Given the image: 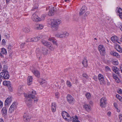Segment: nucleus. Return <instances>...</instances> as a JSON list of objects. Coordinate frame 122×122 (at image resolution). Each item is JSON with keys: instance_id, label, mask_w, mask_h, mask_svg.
<instances>
[{"instance_id": "obj_12", "label": "nucleus", "mask_w": 122, "mask_h": 122, "mask_svg": "<svg viewBox=\"0 0 122 122\" xmlns=\"http://www.w3.org/2000/svg\"><path fill=\"white\" fill-rule=\"evenodd\" d=\"M45 46H46L51 51H53L54 50L52 44L49 42H47Z\"/></svg>"}, {"instance_id": "obj_19", "label": "nucleus", "mask_w": 122, "mask_h": 122, "mask_svg": "<svg viewBox=\"0 0 122 122\" xmlns=\"http://www.w3.org/2000/svg\"><path fill=\"white\" fill-rule=\"evenodd\" d=\"M54 7H51L48 13V15L50 16L53 15H54V13L55 12Z\"/></svg>"}, {"instance_id": "obj_59", "label": "nucleus", "mask_w": 122, "mask_h": 122, "mask_svg": "<svg viewBox=\"0 0 122 122\" xmlns=\"http://www.w3.org/2000/svg\"><path fill=\"white\" fill-rule=\"evenodd\" d=\"M120 26H119V28L122 31V23H120Z\"/></svg>"}, {"instance_id": "obj_16", "label": "nucleus", "mask_w": 122, "mask_h": 122, "mask_svg": "<svg viewBox=\"0 0 122 122\" xmlns=\"http://www.w3.org/2000/svg\"><path fill=\"white\" fill-rule=\"evenodd\" d=\"M43 26L41 24H36L34 26V28L36 30H41L43 28Z\"/></svg>"}, {"instance_id": "obj_27", "label": "nucleus", "mask_w": 122, "mask_h": 122, "mask_svg": "<svg viewBox=\"0 0 122 122\" xmlns=\"http://www.w3.org/2000/svg\"><path fill=\"white\" fill-rule=\"evenodd\" d=\"M87 62V60L86 58H84L82 62V64L85 67H86L88 66Z\"/></svg>"}, {"instance_id": "obj_41", "label": "nucleus", "mask_w": 122, "mask_h": 122, "mask_svg": "<svg viewBox=\"0 0 122 122\" xmlns=\"http://www.w3.org/2000/svg\"><path fill=\"white\" fill-rule=\"evenodd\" d=\"M31 42H36L37 41V39L36 38V37H35L34 38H31Z\"/></svg>"}, {"instance_id": "obj_34", "label": "nucleus", "mask_w": 122, "mask_h": 122, "mask_svg": "<svg viewBox=\"0 0 122 122\" xmlns=\"http://www.w3.org/2000/svg\"><path fill=\"white\" fill-rule=\"evenodd\" d=\"M23 30L24 32L27 33H28L30 31L29 28L26 27L24 28Z\"/></svg>"}, {"instance_id": "obj_13", "label": "nucleus", "mask_w": 122, "mask_h": 122, "mask_svg": "<svg viewBox=\"0 0 122 122\" xmlns=\"http://www.w3.org/2000/svg\"><path fill=\"white\" fill-rule=\"evenodd\" d=\"M48 50L47 48L43 47L41 49V52L43 55H46L48 54Z\"/></svg>"}, {"instance_id": "obj_5", "label": "nucleus", "mask_w": 122, "mask_h": 122, "mask_svg": "<svg viewBox=\"0 0 122 122\" xmlns=\"http://www.w3.org/2000/svg\"><path fill=\"white\" fill-rule=\"evenodd\" d=\"M17 105V103L13 102L10 107L9 110V112L11 113L14 110L16 109Z\"/></svg>"}, {"instance_id": "obj_39", "label": "nucleus", "mask_w": 122, "mask_h": 122, "mask_svg": "<svg viewBox=\"0 0 122 122\" xmlns=\"http://www.w3.org/2000/svg\"><path fill=\"white\" fill-rule=\"evenodd\" d=\"M47 41L44 39L41 40V42L42 44L44 46H45Z\"/></svg>"}, {"instance_id": "obj_24", "label": "nucleus", "mask_w": 122, "mask_h": 122, "mask_svg": "<svg viewBox=\"0 0 122 122\" xmlns=\"http://www.w3.org/2000/svg\"><path fill=\"white\" fill-rule=\"evenodd\" d=\"M113 77L115 79V81L117 83H119L120 82V80L116 74L113 75Z\"/></svg>"}, {"instance_id": "obj_25", "label": "nucleus", "mask_w": 122, "mask_h": 122, "mask_svg": "<svg viewBox=\"0 0 122 122\" xmlns=\"http://www.w3.org/2000/svg\"><path fill=\"white\" fill-rule=\"evenodd\" d=\"M84 108L86 111H89L90 110L91 107L86 104H85L83 106Z\"/></svg>"}, {"instance_id": "obj_58", "label": "nucleus", "mask_w": 122, "mask_h": 122, "mask_svg": "<svg viewBox=\"0 0 122 122\" xmlns=\"http://www.w3.org/2000/svg\"><path fill=\"white\" fill-rule=\"evenodd\" d=\"M119 69L121 71V72L122 73V65H121L119 66Z\"/></svg>"}, {"instance_id": "obj_1", "label": "nucleus", "mask_w": 122, "mask_h": 122, "mask_svg": "<svg viewBox=\"0 0 122 122\" xmlns=\"http://www.w3.org/2000/svg\"><path fill=\"white\" fill-rule=\"evenodd\" d=\"M36 92L34 90H32L29 95H27L26 93H24L25 97H26L25 99V102L27 106L29 107H31L32 105L31 101L35 97Z\"/></svg>"}, {"instance_id": "obj_28", "label": "nucleus", "mask_w": 122, "mask_h": 122, "mask_svg": "<svg viewBox=\"0 0 122 122\" xmlns=\"http://www.w3.org/2000/svg\"><path fill=\"white\" fill-rule=\"evenodd\" d=\"M7 66L5 65H4L2 69V71L6 73H8V72L7 71Z\"/></svg>"}, {"instance_id": "obj_63", "label": "nucleus", "mask_w": 122, "mask_h": 122, "mask_svg": "<svg viewBox=\"0 0 122 122\" xmlns=\"http://www.w3.org/2000/svg\"><path fill=\"white\" fill-rule=\"evenodd\" d=\"M118 15L120 18L122 19V13L119 14Z\"/></svg>"}, {"instance_id": "obj_15", "label": "nucleus", "mask_w": 122, "mask_h": 122, "mask_svg": "<svg viewBox=\"0 0 122 122\" xmlns=\"http://www.w3.org/2000/svg\"><path fill=\"white\" fill-rule=\"evenodd\" d=\"M100 82L102 84H105L103 75L100 74Z\"/></svg>"}, {"instance_id": "obj_36", "label": "nucleus", "mask_w": 122, "mask_h": 122, "mask_svg": "<svg viewBox=\"0 0 122 122\" xmlns=\"http://www.w3.org/2000/svg\"><path fill=\"white\" fill-rule=\"evenodd\" d=\"M18 91L19 92L20 94L22 93L23 92V88L22 86H19L18 89Z\"/></svg>"}, {"instance_id": "obj_11", "label": "nucleus", "mask_w": 122, "mask_h": 122, "mask_svg": "<svg viewBox=\"0 0 122 122\" xmlns=\"http://www.w3.org/2000/svg\"><path fill=\"white\" fill-rule=\"evenodd\" d=\"M32 72L34 75L37 77L39 78L40 76V73L38 70L35 69H34L32 71Z\"/></svg>"}, {"instance_id": "obj_22", "label": "nucleus", "mask_w": 122, "mask_h": 122, "mask_svg": "<svg viewBox=\"0 0 122 122\" xmlns=\"http://www.w3.org/2000/svg\"><path fill=\"white\" fill-rule=\"evenodd\" d=\"M27 84L28 85H30L32 83L33 78L32 76H28L27 78Z\"/></svg>"}, {"instance_id": "obj_49", "label": "nucleus", "mask_w": 122, "mask_h": 122, "mask_svg": "<svg viewBox=\"0 0 122 122\" xmlns=\"http://www.w3.org/2000/svg\"><path fill=\"white\" fill-rule=\"evenodd\" d=\"M105 70L107 71H110V68L108 66H106L105 67Z\"/></svg>"}, {"instance_id": "obj_21", "label": "nucleus", "mask_w": 122, "mask_h": 122, "mask_svg": "<svg viewBox=\"0 0 122 122\" xmlns=\"http://www.w3.org/2000/svg\"><path fill=\"white\" fill-rule=\"evenodd\" d=\"M115 48L118 52L120 53L122 52V50L119 45H115Z\"/></svg>"}, {"instance_id": "obj_64", "label": "nucleus", "mask_w": 122, "mask_h": 122, "mask_svg": "<svg viewBox=\"0 0 122 122\" xmlns=\"http://www.w3.org/2000/svg\"><path fill=\"white\" fill-rule=\"evenodd\" d=\"M93 79L95 81H97V77L96 76H94L93 78Z\"/></svg>"}, {"instance_id": "obj_4", "label": "nucleus", "mask_w": 122, "mask_h": 122, "mask_svg": "<svg viewBox=\"0 0 122 122\" xmlns=\"http://www.w3.org/2000/svg\"><path fill=\"white\" fill-rule=\"evenodd\" d=\"M9 77V75L8 73H5L3 71L0 73V79H8Z\"/></svg>"}, {"instance_id": "obj_43", "label": "nucleus", "mask_w": 122, "mask_h": 122, "mask_svg": "<svg viewBox=\"0 0 122 122\" xmlns=\"http://www.w3.org/2000/svg\"><path fill=\"white\" fill-rule=\"evenodd\" d=\"M112 63L114 65H117L118 64V62L117 60L113 61Z\"/></svg>"}, {"instance_id": "obj_10", "label": "nucleus", "mask_w": 122, "mask_h": 122, "mask_svg": "<svg viewBox=\"0 0 122 122\" xmlns=\"http://www.w3.org/2000/svg\"><path fill=\"white\" fill-rule=\"evenodd\" d=\"M100 53L102 55L104 56L105 55V49L102 45H100Z\"/></svg>"}, {"instance_id": "obj_7", "label": "nucleus", "mask_w": 122, "mask_h": 122, "mask_svg": "<svg viewBox=\"0 0 122 122\" xmlns=\"http://www.w3.org/2000/svg\"><path fill=\"white\" fill-rule=\"evenodd\" d=\"M32 20L34 21L37 22L40 21L41 20V19L36 14H33L31 17Z\"/></svg>"}, {"instance_id": "obj_33", "label": "nucleus", "mask_w": 122, "mask_h": 122, "mask_svg": "<svg viewBox=\"0 0 122 122\" xmlns=\"http://www.w3.org/2000/svg\"><path fill=\"white\" fill-rule=\"evenodd\" d=\"M72 118H73V122H80L78 120V117L76 116H75L74 117H72Z\"/></svg>"}, {"instance_id": "obj_20", "label": "nucleus", "mask_w": 122, "mask_h": 122, "mask_svg": "<svg viewBox=\"0 0 122 122\" xmlns=\"http://www.w3.org/2000/svg\"><path fill=\"white\" fill-rule=\"evenodd\" d=\"M24 120L25 122H28L30 121L31 117L30 116L24 115Z\"/></svg>"}, {"instance_id": "obj_18", "label": "nucleus", "mask_w": 122, "mask_h": 122, "mask_svg": "<svg viewBox=\"0 0 122 122\" xmlns=\"http://www.w3.org/2000/svg\"><path fill=\"white\" fill-rule=\"evenodd\" d=\"M110 53L112 55L116 56L118 58H120V55H119L117 53L114 51H111Z\"/></svg>"}, {"instance_id": "obj_53", "label": "nucleus", "mask_w": 122, "mask_h": 122, "mask_svg": "<svg viewBox=\"0 0 122 122\" xmlns=\"http://www.w3.org/2000/svg\"><path fill=\"white\" fill-rule=\"evenodd\" d=\"M113 105L114 107H115V108H117V107H118L117 104L116 103H114Z\"/></svg>"}, {"instance_id": "obj_44", "label": "nucleus", "mask_w": 122, "mask_h": 122, "mask_svg": "<svg viewBox=\"0 0 122 122\" xmlns=\"http://www.w3.org/2000/svg\"><path fill=\"white\" fill-rule=\"evenodd\" d=\"M41 52L40 51V50L39 48H37L36 49V54H40V53Z\"/></svg>"}, {"instance_id": "obj_38", "label": "nucleus", "mask_w": 122, "mask_h": 122, "mask_svg": "<svg viewBox=\"0 0 122 122\" xmlns=\"http://www.w3.org/2000/svg\"><path fill=\"white\" fill-rule=\"evenodd\" d=\"M85 96L87 99H89L91 98V95L89 93H86Z\"/></svg>"}, {"instance_id": "obj_2", "label": "nucleus", "mask_w": 122, "mask_h": 122, "mask_svg": "<svg viewBox=\"0 0 122 122\" xmlns=\"http://www.w3.org/2000/svg\"><path fill=\"white\" fill-rule=\"evenodd\" d=\"M50 22L48 23L51 25L52 29L54 31H56L58 29V25L61 23V21L59 19H51L50 20Z\"/></svg>"}, {"instance_id": "obj_26", "label": "nucleus", "mask_w": 122, "mask_h": 122, "mask_svg": "<svg viewBox=\"0 0 122 122\" xmlns=\"http://www.w3.org/2000/svg\"><path fill=\"white\" fill-rule=\"evenodd\" d=\"M69 34L67 32H64L62 34H60V38H63L68 36Z\"/></svg>"}, {"instance_id": "obj_30", "label": "nucleus", "mask_w": 122, "mask_h": 122, "mask_svg": "<svg viewBox=\"0 0 122 122\" xmlns=\"http://www.w3.org/2000/svg\"><path fill=\"white\" fill-rule=\"evenodd\" d=\"M113 71L115 72L116 73L119 74V72L118 71V68L117 67L114 66L112 67V68Z\"/></svg>"}, {"instance_id": "obj_6", "label": "nucleus", "mask_w": 122, "mask_h": 122, "mask_svg": "<svg viewBox=\"0 0 122 122\" xmlns=\"http://www.w3.org/2000/svg\"><path fill=\"white\" fill-rule=\"evenodd\" d=\"M111 40L114 43H118L119 44L120 43L119 42V38L116 36H112L111 38Z\"/></svg>"}, {"instance_id": "obj_56", "label": "nucleus", "mask_w": 122, "mask_h": 122, "mask_svg": "<svg viewBox=\"0 0 122 122\" xmlns=\"http://www.w3.org/2000/svg\"><path fill=\"white\" fill-rule=\"evenodd\" d=\"M3 106V103L0 100V108H2Z\"/></svg>"}, {"instance_id": "obj_60", "label": "nucleus", "mask_w": 122, "mask_h": 122, "mask_svg": "<svg viewBox=\"0 0 122 122\" xmlns=\"http://www.w3.org/2000/svg\"><path fill=\"white\" fill-rule=\"evenodd\" d=\"M9 87V90L10 91H11L12 90V89L11 87V85H10V86H8Z\"/></svg>"}, {"instance_id": "obj_50", "label": "nucleus", "mask_w": 122, "mask_h": 122, "mask_svg": "<svg viewBox=\"0 0 122 122\" xmlns=\"http://www.w3.org/2000/svg\"><path fill=\"white\" fill-rule=\"evenodd\" d=\"M56 96V97L58 98H59V94L58 92H56L55 94Z\"/></svg>"}, {"instance_id": "obj_47", "label": "nucleus", "mask_w": 122, "mask_h": 122, "mask_svg": "<svg viewBox=\"0 0 122 122\" xmlns=\"http://www.w3.org/2000/svg\"><path fill=\"white\" fill-rule=\"evenodd\" d=\"M5 37L8 39L10 38V35L9 34L5 33Z\"/></svg>"}, {"instance_id": "obj_37", "label": "nucleus", "mask_w": 122, "mask_h": 122, "mask_svg": "<svg viewBox=\"0 0 122 122\" xmlns=\"http://www.w3.org/2000/svg\"><path fill=\"white\" fill-rule=\"evenodd\" d=\"M116 97L121 102H122V97L118 94L116 95Z\"/></svg>"}, {"instance_id": "obj_62", "label": "nucleus", "mask_w": 122, "mask_h": 122, "mask_svg": "<svg viewBox=\"0 0 122 122\" xmlns=\"http://www.w3.org/2000/svg\"><path fill=\"white\" fill-rule=\"evenodd\" d=\"M55 36L56 37L60 38V34H57Z\"/></svg>"}, {"instance_id": "obj_32", "label": "nucleus", "mask_w": 122, "mask_h": 122, "mask_svg": "<svg viewBox=\"0 0 122 122\" xmlns=\"http://www.w3.org/2000/svg\"><path fill=\"white\" fill-rule=\"evenodd\" d=\"M1 112L3 114H4L5 115L6 114L7 111L6 107H4L2 109Z\"/></svg>"}, {"instance_id": "obj_17", "label": "nucleus", "mask_w": 122, "mask_h": 122, "mask_svg": "<svg viewBox=\"0 0 122 122\" xmlns=\"http://www.w3.org/2000/svg\"><path fill=\"white\" fill-rule=\"evenodd\" d=\"M86 7L85 6H83L81 8L79 12L80 15H82L85 12L86 10Z\"/></svg>"}, {"instance_id": "obj_45", "label": "nucleus", "mask_w": 122, "mask_h": 122, "mask_svg": "<svg viewBox=\"0 0 122 122\" xmlns=\"http://www.w3.org/2000/svg\"><path fill=\"white\" fill-rule=\"evenodd\" d=\"M39 82L41 84H42L44 83H45L46 82V81L45 80L43 79H41V81H39Z\"/></svg>"}, {"instance_id": "obj_35", "label": "nucleus", "mask_w": 122, "mask_h": 122, "mask_svg": "<svg viewBox=\"0 0 122 122\" xmlns=\"http://www.w3.org/2000/svg\"><path fill=\"white\" fill-rule=\"evenodd\" d=\"M116 12L119 13V14L122 13V9L120 8H117L116 10Z\"/></svg>"}, {"instance_id": "obj_40", "label": "nucleus", "mask_w": 122, "mask_h": 122, "mask_svg": "<svg viewBox=\"0 0 122 122\" xmlns=\"http://www.w3.org/2000/svg\"><path fill=\"white\" fill-rule=\"evenodd\" d=\"M66 84L68 87H71L72 86V84L70 81H66Z\"/></svg>"}, {"instance_id": "obj_9", "label": "nucleus", "mask_w": 122, "mask_h": 122, "mask_svg": "<svg viewBox=\"0 0 122 122\" xmlns=\"http://www.w3.org/2000/svg\"><path fill=\"white\" fill-rule=\"evenodd\" d=\"M100 106L104 107L107 103V99L105 98H102L100 100Z\"/></svg>"}, {"instance_id": "obj_51", "label": "nucleus", "mask_w": 122, "mask_h": 122, "mask_svg": "<svg viewBox=\"0 0 122 122\" xmlns=\"http://www.w3.org/2000/svg\"><path fill=\"white\" fill-rule=\"evenodd\" d=\"M37 39V41L40 39H41L42 37V36L41 35H39L37 37H36Z\"/></svg>"}, {"instance_id": "obj_48", "label": "nucleus", "mask_w": 122, "mask_h": 122, "mask_svg": "<svg viewBox=\"0 0 122 122\" xmlns=\"http://www.w3.org/2000/svg\"><path fill=\"white\" fill-rule=\"evenodd\" d=\"M82 76L83 77H84L86 78H88V76L85 73L83 74L82 75Z\"/></svg>"}, {"instance_id": "obj_29", "label": "nucleus", "mask_w": 122, "mask_h": 122, "mask_svg": "<svg viewBox=\"0 0 122 122\" xmlns=\"http://www.w3.org/2000/svg\"><path fill=\"white\" fill-rule=\"evenodd\" d=\"M1 51L0 52L2 54H4V55H6L7 54V51L4 48H2L1 49Z\"/></svg>"}, {"instance_id": "obj_52", "label": "nucleus", "mask_w": 122, "mask_h": 122, "mask_svg": "<svg viewBox=\"0 0 122 122\" xmlns=\"http://www.w3.org/2000/svg\"><path fill=\"white\" fill-rule=\"evenodd\" d=\"M117 92L119 94H121L122 93V90L121 89H118L117 90Z\"/></svg>"}, {"instance_id": "obj_55", "label": "nucleus", "mask_w": 122, "mask_h": 122, "mask_svg": "<svg viewBox=\"0 0 122 122\" xmlns=\"http://www.w3.org/2000/svg\"><path fill=\"white\" fill-rule=\"evenodd\" d=\"M31 38H28L26 40V41L27 42H31Z\"/></svg>"}, {"instance_id": "obj_23", "label": "nucleus", "mask_w": 122, "mask_h": 122, "mask_svg": "<svg viewBox=\"0 0 122 122\" xmlns=\"http://www.w3.org/2000/svg\"><path fill=\"white\" fill-rule=\"evenodd\" d=\"M51 106L52 111V112H54L56 111V110L55 103H51Z\"/></svg>"}, {"instance_id": "obj_3", "label": "nucleus", "mask_w": 122, "mask_h": 122, "mask_svg": "<svg viewBox=\"0 0 122 122\" xmlns=\"http://www.w3.org/2000/svg\"><path fill=\"white\" fill-rule=\"evenodd\" d=\"M65 120L69 122H71V117L68 113L65 111L63 112L61 114Z\"/></svg>"}, {"instance_id": "obj_31", "label": "nucleus", "mask_w": 122, "mask_h": 122, "mask_svg": "<svg viewBox=\"0 0 122 122\" xmlns=\"http://www.w3.org/2000/svg\"><path fill=\"white\" fill-rule=\"evenodd\" d=\"M3 84L4 85L9 86L11 85L10 81H4L3 82Z\"/></svg>"}, {"instance_id": "obj_8", "label": "nucleus", "mask_w": 122, "mask_h": 122, "mask_svg": "<svg viewBox=\"0 0 122 122\" xmlns=\"http://www.w3.org/2000/svg\"><path fill=\"white\" fill-rule=\"evenodd\" d=\"M66 98L67 101L70 104H72L73 103L74 99L73 97L68 94Z\"/></svg>"}, {"instance_id": "obj_46", "label": "nucleus", "mask_w": 122, "mask_h": 122, "mask_svg": "<svg viewBox=\"0 0 122 122\" xmlns=\"http://www.w3.org/2000/svg\"><path fill=\"white\" fill-rule=\"evenodd\" d=\"M52 42L54 45H55L57 46H58V44L57 42V41L55 40H53Z\"/></svg>"}, {"instance_id": "obj_57", "label": "nucleus", "mask_w": 122, "mask_h": 122, "mask_svg": "<svg viewBox=\"0 0 122 122\" xmlns=\"http://www.w3.org/2000/svg\"><path fill=\"white\" fill-rule=\"evenodd\" d=\"M33 99H34V102H37L38 100V98L36 97H35Z\"/></svg>"}, {"instance_id": "obj_42", "label": "nucleus", "mask_w": 122, "mask_h": 122, "mask_svg": "<svg viewBox=\"0 0 122 122\" xmlns=\"http://www.w3.org/2000/svg\"><path fill=\"white\" fill-rule=\"evenodd\" d=\"M118 118L120 120V122H122V114H119Z\"/></svg>"}, {"instance_id": "obj_54", "label": "nucleus", "mask_w": 122, "mask_h": 122, "mask_svg": "<svg viewBox=\"0 0 122 122\" xmlns=\"http://www.w3.org/2000/svg\"><path fill=\"white\" fill-rule=\"evenodd\" d=\"M25 43H22L20 45V47H21V48H23V47L25 45Z\"/></svg>"}, {"instance_id": "obj_14", "label": "nucleus", "mask_w": 122, "mask_h": 122, "mask_svg": "<svg viewBox=\"0 0 122 122\" xmlns=\"http://www.w3.org/2000/svg\"><path fill=\"white\" fill-rule=\"evenodd\" d=\"M12 101V98L11 97H9L7 98L5 101V106H8L11 102Z\"/></svg>"}, {"instance_id": "obj_61", "label": "nucleus", "mask_w": 122, "mask_h": 122, "mask_svg": "<svg viewBox=\"0 0 122 122\" xmlns=\"http://www.w3.org/2000/svg\"><path fill=\"white\" fill-rule=\"evenodd\" d=\"M111 113L110 112H108L107 113V115L108 116H111Z\"/></svg>"}]
</instances>
